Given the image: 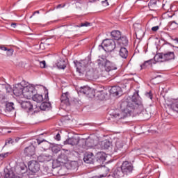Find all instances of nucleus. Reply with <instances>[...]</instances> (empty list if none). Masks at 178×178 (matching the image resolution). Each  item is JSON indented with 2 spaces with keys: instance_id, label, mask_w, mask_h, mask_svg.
I'll return each mask as SVG.
<instances>
[{
  "instance_id": "nucleus-47",
  "label": "nucleus",
  "mask_w": 178,
  "mask_h": 178,
  "mask_svg": "<svg viewBox=\"0 0 178 178\" xmlns=\"http://www.w3.org/2000/svg\"><path fill=\"white\" fill-rule=\"evenodd\" d=\"M47 63H45V60H43V61H41L40 63V66L42 69H44L45 68V66H46Z\"/></svg>"
},
{
  "instance_id": "nucleus-6",
  "label": "nucleus",
  "mask_w": 178,
  "mask_h": 178,
  "mask_svg": "<svg viewBox=\"0 0 178 178\" xmlns=\"http://www.w3.org/2000/svg\"><path fill=\"white\" fill-rule=\"evenodd\" d=\"M19 104L21 106L22 109H24L28 113H31V115H34L35 113H38V108H33V104L30 101H23L20 100Z\"/></svg>"
},
{
  "instance_id": "nucleus-35",
  "label": "nucleus",
  "mask_w": 178,
  "mask_h": 178,
  "mask_svg": "<svg viewBox=\"0 0 178 178\" xmlns=\"http://www.w3.org/2000/svg\"><path fill=\"white\" fill-rule=\"evenodd\" d=\"M168 26L171 29V30H176V29H178V24L175 21L170 22L168 23Z\"/></svg>"
},
{
  "instance_id": "nucleus-45",
  "label": "nucleus",
  "mask_w": 178,
  "mask_h": 178,
  "mask_svg": "<svg viewBox=\"0 0 178 178\" xmlns=\"http://www.w3.org/2000/svg\"><path fill=\"white\" fill-rule=\"evenodd\" d=\"M145 95L148 99L152 100V92L151 91L146 92Z\"/></svg>"
},
{
  "instance_id": "nucleus-48",
  "label": "nucleus",
  "mask_w": 178,
  "mask_h": 178,
  "mask_svg": "<svg viewBox=\"0 0 178 178\" xmlns=\"http://www.w3.org/2000/svg\"><path fill=\"white\" fill-rule=\"evenodd\" d=\"M13 139L10 138L8 140L6 141L5 145H8V144H13Z\"/></svg>"
},
{
  "instance_id": "nucleus-40",
  "label": "nucleus",
  "mask_w": 178,
  "mask_h": 178,
  "mask_svg": "<svg viewBox=\"0 0 178 178\" xmlns=\"http://www.w3.org/2000/svg\"><path fill=\"white\" fill-rule=\"evenodd\" d=\"M111 147V142L109 140H105L103 143V147L104 149H108Z\"/></svg>"
},
{
  "instance_id": "nucleus-12",
  "label": "nucleus",
  "mask_w": 178,
  "mask_h": 178,
  "mask_svg": "<svg viewBox=\"0 0 178 178\" xmlns=\"http://www.w3.org/2000/svg\"><path fill=\"white\" fill-rule=\"evenodd\" d=\"M80 142V138L77 136H74L71 138H68L64 141L65 145L69 144L70 145H77Z\"/></svg>"
},
{
  "instance_id": "nucleus-30",
  "label": "nucleus",
  "mask_w": 178,
  "mask_h": 178,
  "mask_svg": "<svg viewBox=\"0 0 178 178\" xmlns=\"http://www.w3.org/2000/svg\"><path fill=\"white\" fill-rule=\"evenodd\" d=\"M154 62H165L163 60V53H159L154 56Z\"/></svg>"
},
{
  "instance_id": "nucleus-55",
  "label": "nucleus",
  "mask_w": 178,
  "mask_h": 178,
  "mask_svg": "<svg viewBox=\"0 0 178 178\" xmlns=\"http://www.w3.org/2000/svg\"><path fill=\"white\" fill-rule=\"evenodd\" d=\"M16 23H12L11 24V27H13V29H16Z\"/></svg>"
},
{
  "instance_id": "nucleus-59",
  "label": "nucleus",
  "mask_w": 178,
  "mask_h": 178,
  "mask_svg": "<svg viewBox=\"0 0 178 178\" xmlns=\"http://www.w3.org/2000/svg\"><path fill=\"white\" fill-rule=\"evenodd\" d=\"M60 8H62V4H59L57 6V9H59Z\"/></svg>"
},
{
  "instance_id": "nucleus-41",
  "label": "nucleus",
  "mask_w": 178,
  "mask_h": 178,
  "mask_svg": "<svg viewBox=\"0 0 178 178\" xmlns=\"http://www.w3.org/2000/svg\"><path fill=\"white\" fill-rule=\"evenodd\" d=\"M162 8H163V9H164V10H169V9H170V3H163L162 5Z\"/></svg>"
},
{
  "instance_id": "nucleus-53",
  "label": "nucleus",
  "mask_w": 178,
  "mask_h": 178,
  "mask_svg": "<svg viewBox=\"0 0 178 178\" xmlns=\"http://www.w3.org/2000/svg\"><path fill=\"white\" fill-rule=\"evenodd\" d=\"M56 140H60V134H57L56 136Z\"/></svg>"
},
{
  "instance_id": "nucleus-46",
  "label": "nucleus",
  "mask_w": 178,
  "mask_h": 178,
  "mask_svg": "<svg viewBox=\"0 0 178 178\" xmlns=\"http://www.w3.org/2000/svg\"><path fill=\"white\" fill-rule=\"evenodd\" d=\"M7 56H12V55H13V52H14V51H13V49H7Z\"/></svg>"
},
{
  "instance_id": "nucleus-31",
  "label": "nucleus",
  "mask_w": 178,
  "mask_h": 178,
  "mask_svg": "<svg viewBox=\"0 0 178 178\" xmlns=\"http://www.w3.org/2000/svg\"><path fill=\"white\" fill-rule=\"evenodd\" d=\"M156 0H151L148 3L149 10H154L156 9Z\"/></svg>"
},
{
  "instance_id": "nucleus-49",
  "label": "nucleus",
  "mask_w": 178,
  "mask_h": 178,
  "mask_svg": "<svg viewBox=\"0 0 178 178\" xmlns=\"http://www.w3.org/2000/svg\"><path fill=\"white\" fill-rule=\"evenodd\" d=\"M5 90H6V92H11L12 91V88L9 86H6L5 88Z\"/></svg>"
},
{
  "instance_id": "nucleus-36",
  "label": "nucleus",
  "mask_w": 178,
  "mask_h": 178,
  "mask_svg": "<svg viewBox=\"0 0 178 178\" xmlns=\"http://www.w3.org/2000/svg\"><path fill=\"white\" fill-rule=\"evenodd\" d=\"M102 170L103 172H105L104 174H103V175H100L99 176V178L106 177L108 173H109V169H108V168L106 167V166H102Z\"/></svg>"
},
{
  "instance_id": "nucleus-3",
  "label": "nucleus",
  "mask_w": 178,
  "mask_h": 178,
  "mask_svg": "<svg viewBox=\"0 0 178 178\" xmlns=\"http://www.w3.org/2000/svg\"><path fill=\"white\" fill-rule=\"evenodd\" d=\"M17 170L19 172L18 174L15 172H8L5 174V178H23V176H26V175H29V171H27V166L24 163H21L19 166L17 167Z\"/></svg>"
},
{
  "instance_id": "nucleus-39",
  "label": "nucleus",
  "mask_w": 178,
  "mask_h": 178,
  "mask_svg": "<svg viewBox=\"0 0 178 178\" xmlns=\"http://www.w3.org/2000/svg\"><path fill=\"white\" fill-rule=\"evenodd\" d=\"M75 26H77V24H72L71 25L67 26L68 31H77V28H74Z\"/></svg>"
},
{
  "instance_id": "nucleus-33",
  "label": "nucleus",
  "mask_w": 178,
  "mask_h": 178,
  "mask_svg": "<svg viewBox=\"0 0 178 178\" xmlns=\"http://www.w3.org/2000/svg\"><path fill=\"white\" fill-rule=\"evenodd\" d=\"M153 63H155V62H154V60L150 59L149 60L145 61L144 63L141 65V67L142 69H145V67L151 66Z\"/></svg>"
},
{
  "instance_id": "nucleus-34",
  "label": "nucleus",
  "mask_w": 178,
  "mask_h": 178,
  "mask_svg": "<svg viewBox=\"0 0 178 178\" xmlns=\"http://www.w3.org/2000/svg\"><path fill=\"white\" fill-rule=\"evenodd\" d=\"M13 103H7L6 104V111L8 112H13L15 111V107L13 106Z\"/></svg>"
},
{
  "instance_id": "nucleus-23",
  "label": "nucleus",
  "mask_w": 178,
  "mask_h": 178,
  "mask_svg": "<svg viewBox=\"0 0 178 178\" xmlns=\"http://www.w3.org/2000/svg\"><path fill=\"white\" fill-rule=\"evenodd\" d=\"M52 159V156L47 154H41L38 156V162H49Z\"/></svg>"
},
{
  "instance_id": "nucleus-32",
  "label": "nucleus",
  "mask_w": 178,
  "mask_h": 178,
  "mask_svg": "<svg viewBox=\"0 0 178 178\" xmlns=\"http://www.w3.org/2000/svg\"><path fill=\"white\" fill-rule=\"evenodd\" d=\"M95 95L97 96V98L99 99L100 101H103V99H105V93H104V91H99L95 93Z\"/></svg>"
},
{
  "instance_id": "nucleus-50",
  "label": "nucleus",
  "mask_w": 178,
  "mask_h": 178,
  "mask_svg": "<svg viewBox=\"0 0 178 178\" xmlns=\"http://www.w3.org/2000/svg\"><path fill=\"white\" fill-rule=\"evenodd\" d=\"M102 5H104V6H109V3H108V0H104L102 1Z\"/></svg>"
},
{
  "instance_id": "nucleus-8",
  "label": "nucleus",
  "mask_w": 178,
  "mask_h": 178,
  "mask_svg": "<svg viewBox=\"0 0 178 178\" xmlns=\"http://www.w3.org/2000/svg\"><path fill=\"white\" fill-rule=\"evenodd\" d=\"M59 152L60 153L58 154L56 161H53V166H55V163H57L56 168H57V166H60L62 163H66V162H67V154H66V151L63 149Z\"/></svg>"
},
{
  "instance_id": "nucleus-5",
  "label": "nucleus",
  "mask_w": 178,
  "mask_h": 178,
  "mask_svg": "<svg viewBox=\"0 0 178 178\" xmlns=\"http://www.w3.org/2000/svg\"><path fill=\"white\" fill-rule=\"evenodd\" d=\"M105 70L101 74V77H104L105 79H111V76L115 74V70H118V67L116 65L111 61L106 63Z\"/></svg>"
},
{
  "instance_id": "nucleus-44",
  "label": "nucleus",
  "mask_w": 178,
  "mask_h": 178,
  "mask_svg": "<svg viewBox=\"0 0 178 178\" xmlns=\"http://www.w3.org/2000/svg\"><path fill=\"white\" fill-rule=\"evenodd\" d=\"M0 102L1 104L5 102V95H3V92H0Z\"/></svg>"
},
{
  "instance_id": "nucleus-2",
  "label": "nucleus",
  "mask_w": 178,
  "mask_h": 178,
  "mask_svg": "<svg viewBox=\"0 0 178 178\" xmlns=\"http://www.w3.org/2000/svg\"><path fill=\"white\" fill-rule=\"evenodd\" d=\"M88 63V61L83 60L79 62L76 66V70L77 72H79V73H83L84 70H86V77L88 80H97L98 79V72L97 70H94V68L89 69L86 68L87 65Z\"/></svg>"
},
{
  "instance_id": "nucleus-37",
  "label": "nucleus",
  "mask_w": 178,
  "mask_h": 178,
  "mask_svg": "<svg viewBox=\"0 0 178 178\" xmlns=\"http://www.w3.org/2000/svg\"><path fill=\"white\" fill-rule=\"evenodd\" d=\"M90 26H91V23L88 22H82L81 23V24H78V25H75L74 26V29H76V27H90Z\"/></svg>"
},
{
  "instance_id": "nucleus-43",
  "label": "nucleus",
  "mask_w": 178,
  "mask_h": 178,
  "mask_svg": "<svg viewBox=\"0 0 178 178\" xmlns=\"http://www.w3.org/2000/svg\"><path fill=\"white\" fill-rule=\"evenodd\" d=\"M9 155H10V152L0 154V159H3L5 158H7V156H9Z\"/></svg>"
},
{
  "instance_id": "nucleus-61",
  "label": "nucleus",
  "mask_w": 178,
  "mask_h": 178,
  "mask_svg": "<svg viewBox=\"0 0 178 178\" xmlns=\"http://www.w3.org/2000/svg\"><path fill=\"white\" fill-rule=\"evenodd\" d=\"M63 8H65V5L63 6Z\"/></svg>"
},
{
  "instance_id": "nucleus-20",
  "label": "nucleus",
  "mask_w": 178,
  "mask_h": 178,
  "mask_svg": "<svg viewBox=\"0 0 178 178\" xmlns=\"http://www.w3.org/2000/svg\"><path fill=\"white\" fill-rule=\"evenodd\" d=\"M163 58L164 62H167L168 60H172V59H175V52L168 51L167 53H163Z\"/></svg>"
},
{
  "instance_id": "nucleus-15",
  "label": "nucleus",
  "mask_w": 178,
  "mask_h": 178,
  "mask_svg": "<svg viewBox=\"0 0 178 178\" xmlns=\"http://www.w3.org/2000/svg\"><path fill=\"white\" fill-rule=\"evenodd\" d=\"M24 154L26 156H33L35 154V147L34 145L25 147Z\"/></svg>"
},
{
  "instance_id": "nucleus-58",
  "label": "nucleus",
  "mask_w": 178,
  "mask_h": 178,
  "mask_svg": "<svg viewBox=\"0 0 178 178\" xmlns=\"http://www.w3.org/2000/svg\"><path fill=\"white\" fill-rule=\"evenodd\" d=\"M35 13H40V11L39 10H36V11H35L34 13H33V16H34V15H35Z\"/></svg>"
},
{
  "instance_id": "nucleus-1",
  "label": "nucleus",
  "mask_w": 178,
  "mask_h": 178,
  "mask_svg": "<svg viewBox=\"0 0 178 178\" xmlns=\"http://www.w3.org/2000/svg\"><path fill=\"white\" fill-rule=\"evenodd\" d=\"M121 112L113 113V118L117 120L124 119L130 116L133 109H138L140 112L144 111V105L141 102V97L138 95V92H135L132 97H128L126 100L122 102L120 105Z\"/></svg>"
},
{
  "instance_id": "nucleus-52",
  "label": "nucleus",
  "mask_w": 178,
  "mask_h": 178,
  "mask_svg": "<svg viewBox=\"0 0 178 178\" xmlns=\"http://www.w3.org/2000/svg\"><path fill=\"white\" fill-rule=\"evenodd\" d=\"M0 49H1V51H8V48L5 47L3 45H0Z\"/></svg>"
},
{
  "instance_id": "nucleus-38",
  "label": "nucleus",
  "mask_w": 178,
  "mask_h": 178,
  "mask_svg": "<svg viewBox=\"0 0 178 178\" xmlns=\"http://www.w3.org/2000/svg\"><path fill=\"white\" fill-rule=\"evenodd\" d=\"M88 91V86L81 87L78 90V94H83L86 95V92Z\"/></svg>"
},
{
  "instance_id": "nucleus-22",
  "label": "nucleus",
  "mask_w": 178,
  "mask_h": 178,
  "mask_svg": "<svg viewBox=\"0 0 178 178\" xmlns=\"http://www.w3.org/2000/svg\"><path fill=\"white\" fill-rule=\"evenodd\" d=\"M97 161L99 163H104L106 161V154L104 152H100L97 154Z\"/></svg>"
},
{
  "instance_id": "nucleus-4",
  "label": "nucleus",
  "mask_w": 178,
  "mask_h": 178,
  "mask_svg": "<svg viewBox=\"0 0 178 178\" xmlns=\"http://www.w3.org/2000/svg\"><path fill=\"white\" fill-rule=\"evenodd\" d=\"M99 49H104L106 52H112L115 49H118V45L116 41L112 39H105L102 43L99 45Z\"/></svg>"
},
{
  "instance_id": "nucleus-21",
  "label": "nucleus",
  "mask_w": 178,
  "mask_h": 178,
  "mask_svg": "<svg viewBox=\"0 0 178 178\" xmlns=\"http://www.w3.org/2000/svg\"><path fill=\"white\" fill-rule=\"evenodd\" d=\"M122 91V88L120 86H113L110 89V94L111 95H113V97H118L120 94V92Z\"/></svg>"
},
{
  "instance_id": "nucleus-14",
  "label": "nucleus",
  "mask_w": 178,
  "mask_h": 178,
  "mask_svg": "<svg viewBox=\"0 0 178 178\" xmlns=\"http://www.w3.org/2000/svg\"><path fill=\"white\" fill-rule=\"evenodd\" d=\"M123 147H124V143H123V140L117 138L115 140V144L114 147L115 152H120L123 151Z\"/></svg>"
},
{
  "instance_id": "nucleus-10",
  "label": "nucleus",
  "mask_w": 178,
  "mask_h": 178,
  "mask_svg": "<svg viewBox=\"0 0 178 178\" xmlns=\"http://www.w3.org/2000/svg\"><path fill=\"white\" fill-rule=\"evenodd\" d=\"M26 81H22L20 83H17L13 88V94L16 95V97H20L23 98V92L24 90V84Z\"/></svg>"
},
{
  "instance_id": "nucleus-18",
  "label": "nucleus",
  "mask_w": 178,
  "mask_h": 178,
  "mask_svg": "<svg viewBox=\"0 0 178 178\" xmlns=\"http://www.w3.org/2000/svg\"><path fill=\"white\" fill-rule=\"evenodd\" d=\"M69 98H70L69 92H63L60 97L61 104H64L65 105H70V102H69Z\"/></svg>"
},
{
  "instance_id": "nucleus-7",
  "label": "nucleus",
  "mask_w": 178,
  "mask_h": 178,
  "mask_svg": "<svg viewBox=\"0 0 178 178\" xmlns=\"http://www.w3.org/2000/svg\"><path fill=\"white\" fill-rule=\"evenodd\" d=\"M37 91L35 90V88L33 86V85L30 83H24V92L22 93V97L24 98H26L29 99L33 97L34 94H35Z\"/></svg>"
},
{
  "instance_id": "nucleus-25",
  "label": "nucleus",
  "mask_w": 178,
  "mask_h": 178,
  "mask_svg": "<svg viewBox=\"0 0 178 178\" xmlns=\"http://www.w3.org/2000/svg\"><path fill=\"white\" fill-rule=\"evenodd\" d=\"M56 65L58 69H63V70L66 69V61L63 58H60L57 61Z\"/></svg>"
},
{
  "instance_id": "nucleus-26",
  "label": "nucleus",
  "mask_w": 178,
  "mask_h": 178,
  "mask_svg": "<svg viewBox=\"0 0 178 178\" xmlns=\"http://www.w3.org/2000/svg\"><path fill=\"white\" fill-rule=\"evenodd\" d=\"M109 60H106V58L105 56L102 57H99V59L97 60V65L101 67V66H106V63L108 62Z\"/></svg>"
},
{
  "instance_id": "nucleus-42",
  "label": "nucleus",
  "mask_w": 178,
  "mask_h": 178,
  "mask_svg": "<svg viewBox=\"0 0 178 178\" xmlns=\"http://www.w3.org/2000/svg\"><path fill=\"white\" fill-rule=\"evenodd\" d=\"M41 143H44V140H41L40 139H35L34 140L32 141L31 145H34V144H38V145H40Z\"/></svg>"
},
{
  "instance_id": "nucleus-16",
  "label": "nucleus",
  "mask_w": 178,
  "mask_h": 178,
  "mask_svg": "<svg viewBox=\"0 0 178 178\" xmlns=\"http://www.w3.org/2000/svg\"><path fill=\"white\" fill-rule=\"evenodd\" d=\"M44 97V99L46 102H42L40 106V109L41 111H48L51 108V103L47 102L49 100L48 92L45 95Z\"/></svg>"
},
{
  "instance_id": "nucleus-62",
  "label": "nucleus",
  "mask_w": 178,
  "mask_h": 178,
  "mask_svg": "<svg viewBox=\"0 0 178 178\" xmlns=\"http://www.w3.org/2000/svg\"><path fill=\"white\" fill-rule=\"evenodd\" d=\"M175 48H177L178 49V47H175Z\"/></svg>"
},
{
  "instance_id": "nucleus-56",
  "label": "nucleus",
  "mask_w": 178,
  "mask_h": 178,
  "mask_svg": "<svg viewBox=\"0 0 178 178\" xmlns=\"http://www.w3.org/2000/svg\"><path fill=\"white\" fill-rule=\"evenodd\" d=\"M172 41H175L176 44H178V38H177L172 39Z\"/></svg>"
},
{
  "instance_id": "nucleus-29",
  "label": "nucleus",
  "mask_w": 178,
  "mask_h": 178,
  "mask_svg": "<svg viewBox=\"0 0 178 178\" xmlns=\"http://www.w3.org/2000/svg\"><path fill=\"white\" fill-rule=\"evenodd\" d=\"M86 97L88 98H92V97H95V91L94 89L88 87V91L86 92Z\"/></svg>"
},
{
  "instance_id": "nucleus-51",
  "label": "nucleus",
  "mask_w": 178,
  "mask_h": 178,
  "mask_svg": "<svg viewBox=\"0 0 178 178\" xmlns=\"http://www.w3.org/2000/svg\"><path fill=\"white\" fill-rule=\"evenodd\" d=\"M152 30L153 31H158L159 30V26H153V27L152 28Z\"/></svg>"
},
{
  "instance_id": "nucleus-11",
  "label": "nucleus",
  "mask_w": 178,
  "mask_h": 178,
  "mask_svg": "<svg viewBox=\"0 0 178 178\" xmlns=\"http://www.w3.org/2000/svg\"><path fill=\"white\" fill-rule=\"evenodd\" d=\"M120 168L124 176H129L133 172V164L129 161L123 162Z\"/></svg>"
},
{
  "instance_id": "nucleus-54",
  "label": "nucleus",
  "mask_w": 178,
  "mask_h": 178,
  "mask_svg": "<svg viewBox=\"0 0 178 178\" xmlns=\"http://www.w3.org/2000/svg\"><path fill=\"white\" fill-rule=\"evenodd\" d=\"M99 1V0H89V2H90V3H94V2H97V1Z\"/></svg>"
},
{
  "instance_id": "nucleus-24",
  "label": "nucleus",
  "mask_w": 178,
  "mask_h": 178,
  "mask_svg": "<svg viewBox=\"0 0 178 178\" xmlns=\"http://www.w3.org/2000/svg\"><path fill=\"white\" fill-rule=\"evenodd\" d=\"M94 154L92 153H88L83 157V161L86 163H94Z\"/></svg>"
},
{
  "instance_id": "nucleus-28",
  "label": "nucleus",
  "mask_w": 178,
  "mask_h": 178,
  "mask_svg": "<svg viewBox=\"0 0 178 178\" xmlns=\"http://www.w3.org/2000/svg\"><path fill=\"white\" fill-rule=\"evenodd\" d=\"M32 99H33V101H35V102L40 103V102H42V101H44V97H42V95L35 94L33 95Z\"/></svg>"
},
{
  "instance_id": "nucleus-57",
  "label": "nucleus",
  "mask_w": 178,
  "mask_h": 178,
  "mask_svg": "<svg viewBox=\"0 0 178 178\" xmlns=\"http://www.w3.org/2000/svg\"><path fill=\"white\" fill-rule=\"evenodd\" d=\"M76 3H83V1H81V0H78L77 1H76Z\"/></svg>"
},
{
  "instance_id": "nucleus-13",
  "label": "nucleus",
  "mask_w": 178,
  "mask_h": 178,
  "mask_svg": "<svg viewBox=\"0 0 178 178\" xmlns=\"http://www.w3.org/2000/svg\"><path fill=\"white\" fill-rule=\"evenodd\" d=\"M115 42L118 48L124 47H127L129 44V40H127V37L126 36H121L118 41H115Z\"/></svg>"
},
{
  "instance_id": "nucleus-27",
  "label": "nucleus",
  "mask_w": 178,
  "mask_h": 178,
  "mask_svg": "<svg viewBox=\"0 0 178 178\" xmlns=\"http://www.w3.org/2000/svg\"><path fill=\"white\" fill-rule=\"evenodd\" d=\"M111 35L115 41H118L122 37V33L119 31H113L111 33Z\"/></svg>"
},
{
  "instance_id": "nucleus-60",
  "label": "nucleus",
  "mask_w": 178,
  "mask_h": 178,
  "mask_svg": "<svg viewBox=\"0 0 178 178\" xmlns=\"http://www.w3.org/2000/svg\"><path fill=\"white\" fill-rule=\"evenodd\" d=\"M16 143H17V141H19V138L18 139H15Z\"/></svg>"
},
{
  "instance_id": "nucleus-19",
  "label": "nucleus",
  "mask_w": 178,
  "mask_h": 178,
  "mask_svg": "<svg viewBox=\"0 0 178 178\" xmlns=\"http://www.w3.org/2000/svg\"><path fill=\"white\" fill-rule=\"evenodd\" d=\"M118 49H120V56L122 58V59H127V56H129V51H127V49L126 47H118Z\"/></svg>"
},
{
  "instance_id": "nucleus-17",
  "label": "nucleus",
  "mask_w": 178,
  "mask_h": 178,
  "mask_svg": "<svg viewBox=\"0 0 178 178\" xmlns=\"http://www.w3.org/2000/svg\"><path fill=\"white\" fill-rule=\"evenodd\" d=\"M112 177L114 178L124 177V174L121 167L115 168L112 174Z\"/></svg>"
},
{
  "instance_id": "nucleus-9",
  "label": "nucleus",
  "mask_w": 178,
  "mask_h": 178,
  "mask_svg": "<svg viewBox=\"0 0 178 178\" xmlns=\"http://www.w3.org/2000/svg\"><path fill=\"white\" fill-rule=\"evenodd\" d=\"M29 175V176H33L35 173H37L40 170V164L35 161H31L28 164Z\"/></svg>"
}]
</instances>
